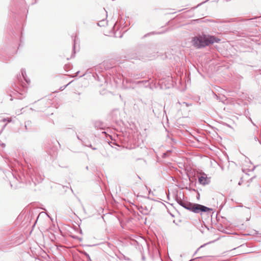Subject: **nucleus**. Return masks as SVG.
I'll list each match as a JSON object with an SVG mask.
<instances>
[{"label": "nucleus", "mask_w": 261, "mask_h": 261, "mask_svg": "<svg viewBox=\"0 0 261 261\" xmlns=\"http://www.w3.org/2000/svg\"><path fill=\"white\" fill-rule=\"evenodd\" d=\"M176 201L180 206L194 213L201 214L202 213H207L212 211V209L204 205L184 201L180 198L178 197H176Z\"/></svg>", "instance_id": "f257e3e1"}, {"label": "nucleus", "mask_w": 261, "mask_h": 261, "mask_svg": "<svg viewBox=\"0 0 261 261\" xmlns=\"http://www.w3.org/2000/svg\"><path fill=\"white\" fill-rule=\"evenodd\" d=\"M220 39L213 36L198 35L192 39V43L194 46L197 48L204 47L215 42L218 43Z\"/></svg>", "instance_id": "f03ea898"}, {"label": "nucleus", "mask_w": 261, "mask_h": 261, "mask_svg": "<svg viewBox=\"0 0 261 261\" xmlns=\"http://www.w3.org/2000/svg\"><path fill=\"white\" fill-rule=\"evenodd\" d=\"M198 181L199 184L204 186L210 182V179L207 177L205 174L203 173L201 176L198 177Z\"/></svg>", "instance_id": "7ed1b4c3"}, {"label": "nucleus", "mask_w": 261, "mask_h": 261, "mask_svg": "<svg viewBox=\"0 0 261 261\" xmlns=\"http://www.w3.org/2000/svg\"><path fill=\"white\" fill-rule=\"evenodd\" d=\"M177 104L179 106H180L181 108L188 107L191 106V103H188L186 102H180L178 101L177 103Z\"/></svg>", "instance_id": "20e7f679"}, {"label": "nucleus", "mask_w": 261, "mask_h": 261, "mask_svg": "<svg viewBox=\"0 0 261 261\" xmlns=\"http://www.w3.org/2000/svg\"><path fill=\"white\" fill-rule=\"evenodd\" d=\"M21 74H22V76L23 79L25 81V82L27 83H29L30 82V81L29 80H28L27 78V74H26L25 70L24 69H21Z\"/></svg>", "instance_id": "39448f33"}, {"label": "nucleus", "mask_w": 261, "mask_h": 261, "mask_svg": "<svg viewBox=\"0 0 261 261\" xmlns=\"http://www.w3.org/2000/svg\"><path fill=\"white\" fill-rule=\"evenodd\" d=\"M125 82L126 83L128 84H136V82L134 81L133 79H126L123 80V83Z\"/></svg>", "instance_id": "423d86ee"}, {"label": "nucleus", "mask_w": 261, "mask_h": 261, "mask_svg": "<svg viewBox=\"0 0 261 261\" xmlns=\"http://www.w3.org/2000/svg\"><path fill=\"white\" fill-rule=\"evenodd\" d=\"M149 82L148 80H145V81H140L136 82V84H146Z\"/></svg>", "instance_id": "0eeeda50"}, {"label": "nucleus", "mask_w": 261, "mask_h": 261, "mask_svg": "<svg viewBox=\"0 0 261 261\" xmlns=\"http://www.w3.org/2000/svg\"><path fill=\"white\" fill-rule=\"evenodd\" d=\"M16 94L18 95H17V98H18V99H21V98H22V96H19V95H22V94H23V93H22L20 92L19 91H17V90H16Z\"/></svg>", "instance_id": "6e6552de"}, {"label": "nucleus", "mask_w": 261, "mask_h": 261, "mask_svg": "<svg viewBox=\"0 0 261 261\" xmlns=\"http://www.w3.org/2000/svg\"><path fill=\"white\" fill-rule=\"evenodd\" d=\"M253 140L255 142H258L261 145V140H258V138L256 136L253 137Z\"/></svg>", "instance_id": "1a4fd4ad"}, {"label": "nucleus", "mask_w": 261, "mask_h": 261, "mask_svg": "<svg viewBox=\"0 0 261 261\" xmlns=\"http://www.w3.org/2000/svg\"><path fill=\"white\" fill-rule=\"evenodd\" d=\"M3 122L7 121L8 122H10L11 121V120L10 118H4V119H3Z\"/></svg>", "instance_id": "9d476101"}, {"label": "nucleus", "mask_w": 261, "mask_h": 261, "mask_svg": "<svg viewBox=\"0 0 261 261\" xmlns=\"http://www.w3.org/2000/svg\"><path fill=\"white\" fill-rule=\"evenodd\" d=\"M167 153H168V152H166V153H164L163 154V157H164V158H165V157L166 156V155H167Z\"/></svg>", "instance_id": "9b49d317"}, {"label": "nucleus", "mask_w": 261, "mask_h": 261, "mask_svg": "<svg viewBox=\"0 0 261 261\" xmlns=\"http://www.w3.org/2000/svg\"><path fill=\"white\" fill-rule=\"evenodd\" d=\"M242 180H241L239 182L238 185H242Z\"/></svg>", "instance_id": "f8f14e48"}, {"label": "nucleus", "mask_w": 261, "mask_h": 261, "mask_svg": "<svg viewBox=\"0 0 261 261\" xmlns=\"http://www.w3.org/2000/svg\"><path fill=\"white\" fill-rule=\"evenodd\" d=\"M133 77L134 79H139V77H135V76H133Z\"/></svg>", "instance_id": "ddd939ff"}, {"label": "nucleus", "mask_w": 261, "mask_h": 261, "mask_svg": "<svg viewBox=\"0 0 261 261\" xmlns=\"http://www.w3.org/2000/svg\"><path fill=\"white\" fill-rule=\"evenodd\" d=\"M92 149L93 150H95V149H96V148H94V147H92Z\"/></svg>", "instance_id": "4468645a"}, {"label": "nucleus", "mask_w": 261, "mask_h": 261, "mask_svg": "<svg viewBox=\"0 0 261 261\" xmlns=\"http://www.w3.org/2000/svg\"><path fill=\"white\" fill-rule=\"evenodd\" d=\"M77 139H78L79 140H81V139H80V137H79L78 136H77Z\"/></svg>", "instance_id": "2eb2a0df"}, {"label": "nucleus", "mask_w": 261, "mask_h": 261, "mask_svg": "<svg viewBox=\"0 0 261 261\" xmlns=\"http://www.w3.org/2000/svg\"><path fill=\"white\" fill-rule=\"evenodd\" d=\"M244 19H239V21H244Z\"/></svg>", "instance_id": "dca6fc26"}, {"label": "nucleus", "mask_w": 261, "mask_h": 261, "mask_svg": "<svg viewBox=\"0 0 261 261\" xmlns=\"http://www.w3.org/2000/svg\"><path fill=\"white\" fill-rule=\"evenodd\" d=\"M89 147H91L92 148V146L91 145H90L89 146H88Z\"/></svg>", "instance_id": "f3484780"}, {"label": "nucleus", "mask_w": 261, "mask_h": 261, "mask_svg": "<svg viewBox=\"0 0 261 261\" xmlns=\"http://www.w3.org/2000/svg\"><path fill=\"white\" fill-rule=\"evenodd\" d=\"M129 88H132L133 89H134V87H133L132 86H130Z\"/></svg>", "instance_id": "a211bd4d"}, {"label": "nucleus", "mask_w": 261, "mask_h": 261, "mask_svg": "<svg viewBox=\"0 0 261 261\" xmlns=\"http://www.w3.org/2000/svg\"><path fill=\"white\" fill-rule=\"evenodd\" d=\"M236 19H232V20H233L232 21H235V20H236Z\"/></svg>", "instance_id": "6ab92c4d"}, {"label": "nucleus", "mask_w": 261, "mask_h": 261, "mask_svg": "<svg viewBox=\"0 0 261 261\" xmlns=\"http://www.w3.org/2000/svg\"><path fill=\"white\" fill-rule=\"evenodd\" d=\"M251 18L249 19V20H251ZM247 20H248V19H246Z\"/></svg>", "instance_id": "aec40b11"}]
</instances>
